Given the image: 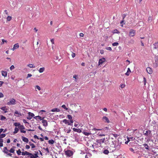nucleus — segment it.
Here are the masks:
<instances>
[{
    "mask_svg": "<svg viewBox=\"0 0 158 158\" xmlns=\"http://www.w3.org/2000/svg\"><path fill=\"white\" fill-rule=\"evenodd\" d=\"M16 102L15 99L11 98L10 99L9 101L7 102V104L8 105H15L16 104Z\"/></svg>",
    "mask_w": 158,
    "mask_h": 158,
    "instance_id": "obj_1",
    "label": "nucleus"
},
{
    "mask_svg": "<svg viewBox=\"0 0 158 158\" xmlns=\"http://www.w3.org/2000/svg\"><path fill=\"white\" fill-rule=\"evenodd\" d=\"M105 140V138L102 139L97 140H96V142L97 143V144L99 145H101L102 143H104Z\"/></svg>",
    "mask_w": 158,
    "mask_h": 158,
    "instance_id": "obj_2",
    "label": "nucleus"
},
{
    "mask_svg": "<svg viewBox=\"0 0 158 158\" xmlns=\"http://www.w3.org/2000/svg\"><path fill=\"white\" fill-rule=\"evenodd\" d=\"M65 153L66 155L69 156H70L73 155V152L70 150L65 151Z\"/></svg>",
    "mask_w": 158,
    "mask_h": 158,
    "instance_id": "obj_3",
    "label": "nucleus"
},
{
    "mask_svg": "<svg viewBox=\"0 0 158 158\" xmlns=\"http://www.w3.org/2000/svg\"><path fill=\"white\" fill-rule=\"evenodd\" d=\"M21 133H26V131L25 130H23V129H25V127L23 125H21L19 127Z\"/></svg>",
    "mask_w": 158,
    "mask_h": 158,
    "instance_id": "obj_4",
    "label": "nucleus"
},
{
    "mask_svg": "<svg viewBox=\"0 0 158 158\" xmlns=\"http://www.w3.org/2000/svg\"><path fill=\"white\" fill-rule=\"evenodd\" d=\"M135 31L133 30H131L129 33V35L130 36H133L135 35Z\"/></svg>",
    "mask_w": 158,
    "mask_h": 158,
    "instance_id": "obj_5",
    "label": "nucleus"
},
{
    "mask_svg": "<svg viewBox=\"0 0 158 158\" xmlns=\"http://www.w3.org/2000/svg\"><path fill=\"white\" fill-rule=\"evenodd\" d=\"M19 43H17L14 45L13 47L12 48H11V49L13 51H14L15 49L19 48Z\"/></svg>",
    "mask_w": 158,
    "mask_h": 158,
    "instance_id": "obj_6",
    "label": "nucleus"
},
{
    "mask_svg": "<svg viewBox=\"0 0 158 158\" xmlns=\"http://www.w3.org/2000/svg\"><path fill=\"white\" fill-rule=\"evenodd\" d=\"M42 122L43 123V125L44 127H46L48 126V124L47 120L43 119L42 120Z\"/></svg>",
    "mask_w": 158,
    "mask_h": 158,
    "instance_id": "obj_7",
    "label": "nucleus"
},
{
    "mask_svg": "<svg viewBox=\"0 0 158 158\" xmlns=\"http://www.w3.org/2000/svg\"><path fill=\"white\" fill-rule=\"evenodd\" d=\"M62 121L64 123H65L66 124L68 125H72V123L66 119H64Z\"/></svg>",
    "mask_w": 158,
    "mask_h": 158,
    "instance_id": "obj_8",
    "label": "nucleus"
},
{
    "mask_svg": "<svg viewBox=\"0 0 158 158\" xmlns=\"http://www.w3.org/2000/svg\"><path fill=\"white\" fill-rule=\"evenodd\" d=\"M105 59L104 58H102L100 59L98 61L99 65L101 64H102L105 61Z\"/></svg>",
    "mask_w": 158,
    "mask_h": 158,
    "instance_id": "obj_9",
    "label": "nucleus"
},
{
    "mask_svg": "<svg viewBox=\"0 0 158 158\" xmlns=\"http://www.w3.org/2000/svg\"><path fill=\"white\" fill-rule=\"evenodd\" d=\"M102 119L105 122H106L107 123H110V121L108 118L106 116L103 117Z\"/></svg>",
    "mask_w": 158,
    "mask_h": 158,
    "instance_id": "obj_10",
    "label": "nucleus"
},
{
    "mask_svg": "<svg viewBox=\"0 0 158 158\" xmlns=\"http://www.w3.org/2000/svg\"><path fill=\"white\" fill-rule=\"evenodd\" d=\"M146 71L148 73L151 74L152 73V69L150 67H147L146 68Z\"/></svg>",
    "mask_w": 158,
    "mask_h": 158,
    "instance_id": "obj_11",
    "label": "nucleus"
},
{
    "mask_svg": "<svg viewBox=\"0 0 158 158\" xmlns=\"http://www.w3.org/2000/svg\"><path fill=\"white\" fill-rule=\"evenodd\" d=\"M68 118L70 120V122L72 123L73 122V120L72 119V117L70 115H67Z\"/></svg>",
    "mask_w": 158,
    "mask_h": 158,
    "instance_id": "obj_12",
    "label": "nucleus"
},
{
    "mask_svg": "<svg viewBox=\"0 0 158 158\" xmlns=\"http://www.w3.org/2000/svg\"><path fill=\"white\" fill-rule=\"evenodd\" d=\"M34 118L36 120L39 119L40 120H41L43 119H44V118H42L40 116H37L34 117Z\"/></svg>",
    "mask_w": 158,
    "mask_h": 158,
    "instance_id": "obj_13",
    "label": "nucleus"
},
{
    "mask_svg": "<svg viewBox=\"0 0 158 158\" xmlns=\"http://www.w3.org/2000/svg\"><path fill=\"white\" fill-rule=\"evenodd\" d=\"M22 140L24 142H25L27 143H28V142L29 141V140L27 138L23 136L22 137Z\"/></svg>",
    "mask_w": 158,
    "mask_h": 158,
    "instance_id": "obj_14",
    "label": "nucleus"
},
{
    "mask_svg": "<svg viewBox=\"0 0 158 158\" xmlns=\"http://www.w3.org/2000/svg\"><path fill=\"white\" fill-rule=\"evenodd\" d=\"M22 155L23 156L24 155H31V153L28 152L27 151H25V152H22Z\"/></svg>",
    "mask_w": 158,
    "mask_h": 158,
    "instance_id": "obj_15",
    "label": "nucleus"
},
{
    "mask_svg": "<svg viewBox=\"0 0 158 158\" xmlns=\"http://www.w3.org/2000/svg\"><path fill=\"white\" fill-rule=\"evenodd\" d=\"M7 72L6 71H2V75L4 77H6L7 76Z\"/></svg>",
    "mask_w": 158,
    "mask_h": 158,
    "instance_id": "obj_16",
    "label": "nucleus"
},
{
    "mask_svg": "<svg viewBox=\"0 0 158 158\" xmlns=\"http://www.w3.org/2000/svg\"><path fill=\"white\" fill-rule=\"evenodd\" d=\"M113 145H114V148H115V150H118L120 148V145L118 143V144L117 145H116V144L114 145V144H113Z\"/></svg>",
    "mask_w": 158,
    "mask_h": 158,
    "instance_id": "obj_17",
    "label": "nucleus"
},
{
    "mask_svg": "<svg viewBox=\"0 0 158 158\" xmlns=\"http://www.w3.org/2000/svg\"><path fill=\"white\" fill-rule=\"evenodd\" d=\"M9 151L8 150L7 148L6 147H5L3 148V152L6 154H7Z\"/></svg>",
    "mask_w": 158,
    "mask_h": 158,
    "instance_id": "obj_18",
    "label": "nucleus"
},
{
    "mask_svg": "<svg viewBox=\"0 0 158 158\" xmlns=\"http://www.w3.org/2000/svg\"><path fill=\"white\" fill-rule=\"evenodd\" d=\"M73 130L74 131L78 133H81V130L79 129H77L74 128L73 129Z\"/></svg>",
    "mask_w": 158,
    "mask_h": 158,
    "instance_id": "obj_19",
    "label": "nucleus"
},
{
    "mask_svg": "<svg viewBox=\"0 0 158 158\" xmlns=\"http://www.w3.org/2000/svg\"><path fill=\"white\" fill-rule=\"evenodd\" d=\"M151 134V131L150 130H148L146 131V132L144 134V135L146 136H148Z\"/></svg>",
    "mask_w": 158,
    "mask_h": 158,
    "instance_id": "obj_20",
    "label": "nucleus"
},
{
    "mask_svg": "<svg viewBox=\"0 0 158 158\" xmlns=\"http://www.w3.org/2000/svg\"><path fill=\"white\" fill-rule=\"evenodd\" d=\"M45 69V68L44 67L41 68L39 70V71L40 73H42L44 71Z\"/></svg>",
    "mask_w": 158,
    "mask_h": 158,
    "instance_id": "obj_21",
    "label": "nucleus"
},
{
    "mask_svg": "<svg viewBox=\"0 0 158 158\" xmlns=\"http://www.w3.org/2000/svg\"><path fill=\"white\" fill-rule=\"evenodd\" d=\"M35 89L36 91H37V90H36V89H38L39 91H40L41 89V88L38 85H36L35 86Z\"/></svg>",
    "mask_w": 158,
    "mask_h": 158,
    "instance_id": "obj_22",
    "label": "nucleus"
},
{
    "mask_svg": "<svg viewBox=\"0 0 158 158\" xmlns=\"http://www.w3.org/2000/svg\"><path fill=\"white\" fill-rule=\"evenodd\" d=\"M143 146L146 149L148 150L149 149V146L147 144L144 143L143 144Z\"/></svg>",
    "mask_w": 158,
    "mask_h": 158,
    "instance_id": "obj_23",
    "label": "nucleus"
},
{
    "mask_svg": "<svg viewBox=\"0 0 158 158\" xmlns=\"http://www.w3.org/2000/svg\"><path fill=\"white\" fill-rule=\"evenodd\" d=\"M118 135L115 134H110V136H113L115 138H116L118 136Z\"/></svg>",
    "mask_w": 158,
    "mask_h": 158,
    "instance_id": "obj_24",
    "label": "nucleus"
},
{
    "mask_svg": "<svg viewBox=\"0 0 158 158\" xmlns=\"http://www.w3.org/2000/svg\"><path fill=\"white\" fill-rule=\"evenodd\" d=\"M1 109L4 111V113H6L7 112V109L6 108V107H2L1 108Z\"/></svg>",
    "mask_w": 158,
    "mask_h": 158,
    "instance_id": "obj_25",
    "label": "nucleus"
},
{
    "mask_svg": "<svg viewBox=\"0 0 158 158\" xmlns=\"http://www.w3.org/2000/svg\"><path fill=\"white\" fill-rule=\"evenodd\" d=\"M60 110L58 108H54L51 110L52 112H58L60 111Z\"/></svg>",
    "mask_w": 158,
    "mask_h": 158,
    "instance_id": "obj_26",
    "label": "nucleus"
},
{
    "mask_svg": "<svg viewBox=\"0 0 158 158\" xmlns=\"http://www.w3.org/2000/svg\"><path fill=\"white\" fill-rule=\"evenodd\" d=\"M86 136H88L89 135H91V133L89 132H87L85 131H84L82 132Z\"/></svg>",
    "mask_w": 158,
    "mask_h": 158,
    "instance_id": "obj_27",
    "label": "nucleus"
},
{
    "mask_svg": "<svg viewBox=\"0 0 158 158\" xmlns=\"http://www.w3.org/2000/svg\"><path fill=\"white\" fill-rule=\"evenodd\" d=\"M27 66L30 68H35V65L33 64H29L27 65Z\"/></svg>",
    "mask_w": 158,
    "mask_h": 158,
    "instance_id": "obj_28",
    "label": "nucleus"
},
{
    "mask_svg": "<svg viewBox=\"0 0 158 158\" xmlns=\"http://www.w3.org/2000/svg\"><path fill=\"white\" fill-rule=\"evenodd\" d=\"M19 130V129L17 127H15V128L14 131L13 132V133L15 134L17 133Z\"/></svg>",
    "mask_w": 158,
    "mask_h": 158,
    "instance_id": "obj_29",
    "label": "nucleus"
},
{
    "mask_svg": "<svg viewBox=\"0 0 158 158\" xmlns=\"http://www.w3.org/2000/svg\"><path fill=\"white\" fill-rule=\"evenodd\" d=\"M112 32L113 33H118L119 34L120 33V32L118 31L117 29H115L114 30H113L112 31Z\"/></svg>",
    "mask_w": 158,
    "mask_h": 158,
    "instance_id": "obj_30",
    "label": "nucleus"
},
{
    "mask_svg": "<svg viewBox=\"0 0 158 158\" xmlns=\"http://www.w3.org/2000/svg\"><path fill=\"white\" fill-rule=\"evenodd\" d=\"M14 125L16 127H19L20 126V124L19 123H15Z\"/></svg>",
    "mask_w": 158,
    "mask_h": 158,
    "instance_id": "obj_31",
    "label": "nucleus"
},
{
    "mask_svg": "<svg viewBox=\"0 0 158 158\" xmlns=\"http://www.w3.org/2000/svg\"><path fill=\"white\" fill-rule=\"evenodd\" d=\"M155 66L156 67H157L158 66V59H155Z\"/></svg>",
    "mask_w": 158,
    "mask_h": 158,
    "instance_id": "obj_32",
    "label": "nucleus"
},
{
    "mask_svg": "<svg viewBox=\"0 0 158 158\" xmlns=\"http://www.w3.org/2000/svg\"><path fill=\"white\" fill-rule=\"evenodd\" d=\"M48 143L50 144H53L54 143V141L53 139H51L48 141Z\"/></svg>",
    "mask_w": 158,
    "mask_h": 158,
    "instance_id": "obj_33",
    "label": "nucleus"
},
{
    "mask_svg": "<svg viewBox=\"0 0 158 158\" xmlns=\"http://www.w3.org/2000/svg\"><path fill=\"white\" fill-rule=\"evenodd\" d=\"M15 114H17L18 115V116L19 117L20 116H21V114L18 111L16 110L15 111Z\"/></svg>",
    "mask_w": 158,
    "mask_h": 158,
    "instance_id": "obj_34",
    "label": "nucleus"
},
{
    "mask_svg": "<svg viewBox=\"0 0 158 158\" xmlns=\"http://www.w3.org/2000/svg\"><path fill=\"white\" fill-rule=\"evenodd\" d=\"M28 114L29 115L31 116V117H34L35 116V115L33 113L30 112H28Z\"/></svg>",
    "mask_w": 158,
    "mask_h": 158,
    "instance_id": "obj_35",
    "label": "nucleus"
},
{
    "mask_svg": "<svg viewBox=\"0 0 158 158\" xmlns=\"http://www.w3.org/2000/svg\"><path fill=\"white\" fill-rule=\"evenodd\" d=\"M158 43H155L154 44H153L154 46V48L155 49H157L158 48Z\"/></svg>",
    "mask_w": 158,
    "mask_h": 158,
    "instance_id": "obj_36",
    "label": "nucleus"
},
{
    "mask_svg": "<svg viewBox=\"0 0 158 158\" xmlns=\"http://www.w3.org/2000/svg\"><path fill=\"white\" fill-rule=\"evenodd\" d=\"M0 116L1 117V120H4L6 119V118L2 115H0Z\"/></svg>",
    "mask_w": 158,
    "mask_h": 158,
    "instance_id": "obj_37",
    "label": "nucleus"
},
{
    "mask_svg": "<svg viewBox=\"0 0 158 158\" xmlns=\"http://www.w3.org/2000/svg\"><path fill=\"white\" fill-rule=\"evenodd\" d=\"M129 150H130L131 151V152H133L134 153H137V152H135V149H133V148H129Z\"/></svg>",
    "mask_w": 158,
    "mask_h": 158,
    "instance_id": "obj_38",
    "label": "nucleus"
},
{
    "mask_svg": "<svg viewBox=\"0 0 158 158\" xmlns=\"http://www.w3.org/2000/svg\"><path fill=\"white\" fill-rule=\"evenodd\" d=\"M78 77V75H74L73 76V78H75V81L77 82V79Z\"/></svg>",
    "mask_w": 158,
    "mask_h": 158,
    "instance_id": "obj_39",
    "label": "nucleus"
},
{
    "mask_svg": "<svg viewBox=\"0 0 158 158\" xmlns=\"http://www.w3.org/2000/svg\"><path fill=\"white\" fill-rule=\"evenodd\" d=\"M103 153L105 154H108L109 153V152L106 149L103 151Z\"/></svg>",
    "mask_w": 158,
    "mask_h": 158,
    "instance_id": "obj_40",
    "label": "nucleus"
},
{
    "mask_svg": "<svg viewBox=\"0 0 158 158\" xmlns=\"http://www.w3.org/2000/svg\"><path fill=\"white\" fill-rule=\"evenodd\" d=\"M6 135L5 134H0V138H3L5 137Z\"/></svg>",
    "mask_w": 158,
    "mask_h": 158,
    "instance_id": "obj_41",
    "label": "nucleus"
},
{
    "mask_svg": "<svg viewBox=\"0 0 158 158\" xmlns=\"http://www.w3.org/2000/svg\"><path fill=\"white\" fill-rule=\"evenodd\" d=\"M43 149L45 150L46 151L47 153H49V149L48 148H43Z\"/></svg>",
    "mask_w": 158,
    "mask_h": 158,
    "instance_id": "obj_42",
    "label": "nucleus"
},
{
    "mask_svg": "<svg viewBox=\"0 0 158 158\" xmlns=\"http://www.w3.org/2000/svg\"><path fill=\"white\" fill-rule=\"evenodd\" d=\"M17 153L18 155H21V153H22V152L20 149H19L17 151Z\"/></svg>",
    "mask_w": 158,
    "mask_h": 158,
    "instance_id": "obj_43",
    "label": "nucleus"
},
{
    "mask_svg": "<svg viewBox=\"0 0 158 158\" xmlns=\"http://www.w3.org/2000/svg\"><path fill=\"white\" fill-rule=\"evenodd\" d=\"M15 149L13 148H11L10 150L9 151L10 153H13L15 152Z\"/></svg>",
    "mask_w": 158,
    "mask_h": 158,
    "instance_id": "obj_44",
    "label": "nucleus"
},
{
    "mask_svg": "<svg viewBox=\"0 0 158 158\" xmlns=\"http://www.w3.org/2000/svg\"><path fill=\"white\" fill-rule=\"evenodd\" d=\"M118 45V42H116L112 44V45L113 46H117Z\"/></svg>",
    "mask_w": 158,
    "mask_h": 158,
    "instance_id": "obj_45",
    "label": "nucleus"
},
{
    "mask_svg": "<svg viewBox=\"0 0 158 158\" xmlns=\"http://www.w3.org/2000/svg\"><path fill=\"white\" fill-rule=\"evenodd\" d=\"M38 152H37L36 153L34 154H33L34 155V156L35 158H37L38 157Z\"/></svg>",
    "mask_w": 158,
    "mask_h": 158,
    "instance_id": "obj_46",
    "label": "nucleus"
},
{
    "mask_svg": "<svg viewBox=\"0 0 158 158\" xmlns=\"http://www.w3.org/2000/svg\"><path fill=\"white\" fill-rule=\"evenodd\" d=\"M62 108H64V109L66 110H68V108L66 107L65 105H62Z\"/></svg>",
    "mask_w": 158,
    "mask_h": 158,
    "instance_id": "obj_47",
    "label": "nucleus"
},
{
    "mask_svg": "<svg viewBox=\"0 0 158 158\" xmlns=\"http://www.w3.org/2000/svg\"><path fill=\"white\" fill-rule=\"evenodd\" d=\"M143 79L144 84V85H146V79L145 77H143Z\"/></svg>",
    "mask_w": 158,
    "mask_h": 158,
    "instance_id": "obj_48",
    "label": "nucleus"
},
{
    "mask_svg": "<svg viewBox=\"0 0 158 158\" xmlns=\"http://www.w3.org/2000/svg\"><path fill=\"white\" fill-rule=\"evenodd\" d=\"M28 156H30L29 157V158H35L34 156V155H33V154H32V153H31V155H29Z\"/></svg>",
    "mask_w": 158,
    "mask_h": 158,
    "instance_id": "obj_49",
    "label": "nucleus"
},
{
    "mask_svg": "<svg viewBox=\"0 0 158 158\" xmlns=\"http://www.w3.org/2000/svg\"><path fill=\"white\" fill-rule=\"evenodd\" d=\"M106 48L107 50H110V51H111L112 50V48L110 47H107Z\"/></svg>",
    "mask_w": 158,
    "mask_h": 158,
    "instance_id": "obj_50",
    "label": "nucleus"
},
{
    "mask_svg": "<svg viewBox=\"0 0 158 158\" xmlns=\"http://www.w3.org/2000/svg\"><path fill=\"white\" fill-rule=\"evenodd\" d=\"M32 75L31 74H28L27 75V78H28V77H31Z\"/></svg>",
    "mask_w": 158,
    "mask_h": 158,
    "instance_id": "obj_51",
    "label": "nucleus"
},
{
    "mask_svg": "<svg viewBox=\"0 0 158 158\" xmlns=\"http://www.w3.org/2000/svg\"><path fill=\"white\" fill-rule=\"evenodd\" d=\"M15 68L14 66L13 65H12L10 67V70H12Z\"/></svg>",
    "mask_w": 158,
    "mask_h": 158,
    "instance_id": "obj_52",
    "label": "nucleus"
},
{
    "mask_svg": "<svg viewBox=\"0 0 158 158\" xmlns=\"http://www.w3.org/2000/svg\"><path fill=\"white\" fill-rule=\"evenodd\" d=\"M31 146V148H34L35 147V146L34 144L33 143L32 144Z\"/></svg>",
    "mask_w": 158,
    "mask_h": 158,
    "instance_id": "obj_53",
    "label": "nucleus"
},
{
    "mask_svg": "<svg viewBox=\"0 0 158 158\" xmlns=\"http://www.w3.org/2000/svg\"><path fill=\"white\" fill-rule=\"evenodd\" d=\"M4 97L3 94L1 92H0V98H3Z\"/></svg>",
    "mask_w": 158,
    "mask_h": 158,
    "instance_id": "obj_54",
    "label": "nucleus"
},
{
    "mask_svg": "<svg viewBox=\"0 0 158 158\" xmlns=\"http://www.w3.org/2000/svg\"><path fill=\"white\" fill-rule=\"evenodd\" d=\"M99 136H105V135L104 134H100V133H98V134Z\"/></svg>",
    "mask_w": 158,
    "mask_h": 158,
    "instance_id": "obj_55",
    "label": "nucleus"
},
{
    "mask_svg": "<svg viewBox=\"0 0 158 158\" xmlns=\"http://www.w3.org/2000/svg\"><path fill=\"white\" fill-rule=\"evenodd\" d=\"M131 73H129V72H127L125 73V74L127 76H128Z\"/></svg>",
    "mask_w": 158,
    "mask_h": 158,
    "instance_id": "obj_56",
    "label": "nucleus"
},
{
    "mask_svg": "<svg viewBox=\"0 0 158 158\" xmlns=\"http://www.w3.org/2000/svg\"><path fill=\"white\" fill-rule=\"evenodd\" d=\"M71 56L73 58H74L75 56V54L73 52H72Z\"/></svg>",
    "mask_w": 158,
    "mask_h": 158,
    "instance_id": "obj_57",
    "label": "nucleus"
},
{
    "mask_svg": "<svg viewBox=\"0 0 158 158\" xmlns=\"http://www.w3.org/2000/svg\"><path fill=\"white\" fill-rule=\"evenodd\" d=\"M125 86V85L124 84H121V85H120V87L122 88H124Z\"/></svg>",
    "mask_w": 158,
    "mask_h": 158,
    "instance_id": "obj_58",
    "label": "nucleus"
},
{
    "mask_svg": "<svg viewBox=\"0 0 158 158\" xmlns=\"http://www.w3.org/2000/svg\"><path fill=\"white\" fill-rule=\"evenodd\" d=\"M34 138H35V139H39V137H38V136L36 135H35L34 136Z\"/></svg>",
    "mask_w": 158,
    "mask_h": 158,
    "instance_id": "obj_59",
    "label": "nucleus"
},
{
    "mask_svg": "<svg viewBox=\"0 0 158 158\" xmlns=\"http://www.w3.org/2000/svg\"><path fill=\"white\" fill-rule=\"evenodd\" d=\"M79 35L81 37H83L84 36V35L83 33H81Z\"/></svg>",
    "mask_w": 158,
    "mask_h": 158,
    "instance_id": "obj_60",
    "label": "nucleus"
},
{
    "mask_svg": "<svg viewBox=\"0 0 158 158\" xmlns=\"http://www.w3.org/2000/svg\"><path fill=\"white\" fill-rule=\"evenodd\" d=\"M32 117L28 115V116L27 117V118L28 119L30 120L32 118Z\"/></svg>",
    "mask_w": 158,
    "mask_h": 158,
    "instance_id": "obj_61",
    "label": "nucleus"
},
{
    "mask_svg": "<svg viewBox=\"0 0 158 158\" xmlns=\"http://www.w3.org/2000/svg\"><path fill=\"white\" fill-rule=\"evenodd\" d=\"M11 17L10 16H8L7 18V20H11Z\"/></svg>",
    "mask_w": 158,
    "mask_h": 158,
    "instance_id": "obj_62",
    "label": "nucleus"
},
{
    "mask_svg": "<svg viewBox=\"0 0 158 158\" xmlns=\"http://www.w3.org/2000/svg\"><path fill=\"white\" fill-rule=\"evenodd\" d=\"M30 148V147L29 145H26V149H28Z\"/></svg>",
    "mask_w": 158,
    "mask_h": 158,
    "instance_id": "obj_63",
    "label": "nucleus"
},
{
    "mask_svg": "<svg viewBox=\"0 0 158 158\" xmlns=\"http://www.w3.org/2000/svg\"><path fill=\"white\" fill-rule=\"evenodd\" d=\"M126 16V15L125 14H123L122 15L123 19H124Z\"/></svg>",
    "mask_w": 158,
    "mask_h": 158,
    "instance_id": "obj_64",
    "label": "nucleus"
}]
</instances>
